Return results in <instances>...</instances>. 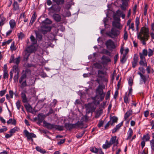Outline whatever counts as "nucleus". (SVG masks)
<instances>
[{"instance_id":"obj_24","label":"nucleus","mask_w":154,"mask_h":154,"mask_svg":"<svg viewBox=\"0 0 154 154\" xmlns=\"http://www.w3.org/2000/svg\"><path fill=\"white\" fill-rule=\"evenodd\" d=\"M123 124L122 122H121L116 126V127L112 130V133H114L118 130Z\"/></svg>"},{"instance_id":"obj_41","label":"nucleus","mask_w":154,"mask_h":154,"mask_svg":"<svg viewBox=\"0 0 154 154\" xmlns=\"http://www.w3.org/2000/svg\"><path fill=\"white\" fill-rule=\"evenodd\" d=\"M6 22V19L3 17H1V26L3 25Z\"/></svg>"},{"instance_id":"obj_53","label":"nucleus","mask_w":154,"mask_h":154,"mask_svg":"<svg viewBox=\"0 0 154 154\" xmlns=\"http://www.w3.org/2000/svg\"><path fill=\"white\" fill-rule=\"evenodd\" d=\"M4 73L3 75V78L4 79H7L8 77V71H4Z\"/></svg>"},{"instance_id":"obj_25","label":"nucleus","mask_w":154,"mask_h":154,"mask_svg":"<svg viewBox=\"0 0 154 154\" xmlns=\"http://www.w3.org/2000/svg\"><path fill=\"white\" fill-rule=\"evenodd\" d=\"M133 134V130L131 128H129V130L127 134H128V136L127 139V140L131 138V137Z\"/></svg>"},{"instance_id":"obj_22","label":"nucleus","mask_w":154,"mask_h":154,"mask_svg":"<svg viewBox=\"0 0 154 154\" xmlns=\"http://www.w3.org/2000/svg\"><path fill=\"white\" fill-rule=\"evenodd\" d=\"M132 110L129 109L128 111L125 114L124 116V119L126 120L128 118L132 115Z\"/></svg>"},{"instance_id":"obj_46","label":"nucleus","mask_w":154,"mask_h":154,"mask_svg":"<svg viewBox=\"0 0 154 154\" xmlns=\"http://www.w3.org/2000/svg\"><path fill=\"white\" fill-rule=\"evenodd\" d=\"M150 139L149 136L148 134H146L143 136V139L145 141H148Z\"/></svg>"},{"instance_id":"obj_64","label":"nucleus","mask_w":154,"mask_h":154,"mask_svg":"<svg viewBox=\"0 0 154 154\" xmlns=\"http://www.w3.org/2000/svg\"><path fill=\"white\" fill-rule=\"evenodd\" d=\"M110 91H109L107 93L106 95V99H108L110 97Z\"/></svg>"},{"instance_id":"obj_63","label":"nucleus","mask_w":154,"mask_h":154,"mask_svg":"<svg viewBox=\"0 0 154 154\" xmlns=\"http://www.w3.org/2000/svg\"><path fill=\"white\" fill-rule=\"evenodd\" d=\"M27 85L26 81H24L21 83V88H24L25 87L27 86Z\"/></svg>"},{"instance_id":"obj_20","label":"nucleus","mask_w":154,"mask_h":154,"mask_svg":"<svg viewBox=\"0 0 154 154\" xmlns=\"http://www.w3.org/2000/svg\"><path fill=\"white\" fill-rule=\"evenodd\" d=\"M138 58V57L136 56H134L133 58V61L132 62V67L134 68L137 65Z\"/></svg>"},{"instance_id":"obj_42","label":"nucleus","mask_w":154,"mask_h":154,"mask_svg":"<svg viewBox=\"0 0 154 154\" xmlns=\"http://www.w3.org/2000/svg\"><path fill=\"white\" fill-rule=\"evenodd\" d=\"M10 49L11 51H13L16 50V48L14 46V42H12L10 46Z\"/></svg>"},{"instance_id":"obj_27","label":"nucleus","mask_w":154,"mask_h":154,"mask_svg":"<svg viewBox=\"0 0 154 154\" xmlns=\"http://www.w3.org/2000/svg\"><path fill=\"white\" fill-rule=\"evenodd\" d=\"M25 107L26 108V110L29 112H30L32 110V108L31 106L28 103L26 104L25 105Z\"/></svg>"},{"instance_id":"obj_50","label":"nucleus","mask_w":154,"mask_h":154,"mask_svg":"<svg viewBox=\"0 0 154 154\" xmlns=\"http://www.w3.org/2000/svg\"><path fill=\"white\" fill-rule=\"evenodd\" d=\"M31 92L30 94L32 97H34L35 96V91L33 88H31L30 90Z\"/></svg>"},{"instance_id":"obj_43","label":"nucleus","mask_w":154,"mask_h":154,"mask_svg":"<svg viewBox=\"0 0 154 154\" xmlns=\"http://www.w3.org/2000/svg\"><path fill=\"white\" fill-rule=\"evenodd\" d=\"M20 60V57H18L17 58H16L14 60V62L16 63L17 65H18Z\"/></svg>"},{"instance_id":"obj_54","label":"nucleus","mask_w":154,"mask_h":154,"mask_svg":"<svg viewBox=\"0 0 154 154\" xmlns=\"http://www.w3.org/2000/svg\"><path fill=\"white\" fill-rule=\"evenodd\" d=\"M124 102L126 104L129 103L128 96L126 95L124 97Z\"/></svg>"},{"instance_id":"obj_44","label":"nucleus","mask_w":154,"mask_h":154,"mask_svg":"<svg viewBox=\"0 0 154 154\" xmlns=\"http://www.w3.org/2000/svg\"><path fill=\"white\" fill-rule=\"evenodd\" d=\"M116 13L118 14L121 15L123 19H124L125 18V14H123L122 12L119 10H118L117 11Z\"/></svg>"},{"instance_id":"obj_56","label":"nucleus","mask_w":154,"mask_h":154,"mask_svg":"<svg viewBox=\"0 0 154 154\" xmlns=\"http://www.w3.org/2000/svg\"><path fill=\"white\" fill-rule=\"evenodd\" d=\"M7 129V128L6 127L3 126L2 128H1V133L5 131Z\"/></svg>"},{"instance_id":"obj_29","label":"nucleus","mask_w":154,"mask_h":154,"mask_svg":"<svg viewBox=\"0 0 154 154\" xmlns=\"http://www.w3.org/2000/svg\"><path fill=\"white\" fill-rule=\"evenodd\" d=\"M99 149H97L95 147H91L90 148V151L94 153H97L98 152Z\"/></svg>"},{"instance_id":"obj_49","label":"nucleus","mask_w":154,"mask_h":154,"mask_svg":"<svg viewBox=\"0 0 154 154\" xmlns=\"http://www.w3.org/2000/svg\"><path fill=\"white\" fill-rule=\"evenodd\" d=\"M126 55L124 54L122 57H121V59L120 60L121 62L123 63H124L126 61V59L125 58Z\"/></svg>"},{"instance_id":"obj_31","label":"nucleus","mask_w":154,"mask_h":154,"mask_svg":"<svg viewBox=\"0 0 154 154\" xmlns=\"http://www.w3.org/2000/svg\"><path fill=\"white\" fill-rule=\"evenodd\" d=\"M16 106L17 109L19 110L23 106L21 105V102L20 100H18L16 103Z\"/></svg>"},{"instance_id":"obj_14","label":"nucleus","mask_w":154,"mask_h":154,"mask_svg":"<svg viewBox=\"0 0 154 154\" xmlns=\"http://www.w3.org/2000/svg\"><path fill=\"white\" fill-rule=\"evenodd\" d=\"M138 74L140 75L141 78V80L140 81V84H142L143 83V81L144 84L145 83L146 81L147 80L148 77H146L142 74L141 72H138Z\"/></svg>"},{"instance_id":"obj_37","label":"nucleus","mask_w":154,"mask_h":154,"mask_svg":"<svg viewBox=\"0 0 154 154\" xmlns=\"http://www.w3.org/2000/svg\"><path fill=\"white\" fill-rule=\"evenodd\" d=\"M18 128L17 127H15L14 128L11 129L9 131L10 134H13L16 132V131H17L18 130Z\"/></svg>"},{"instance_id":"obj_18","label":"nucleus","mask_w":154,"mask_h":154,"mask_svg":"<svg viewBox=\"0 0 154 154\" xmlns=\"http://www.w3.org/2000/svg\"><path fill=\"white\" fill-rule=\"evenodd\" d=\"M53 17L54 20L57 22H59L61 20V17L58 14H54L53 15Z\"/></svg>"},{"instance_id":"obj_7","label":"nucleus","mask_w":154,"mask_h":154,"mask_svg":"<svg viewBox=\"0 0 154 154\" xmlns=\"http://www.w3.org/2000/svg\"><path fill=\"white\" fill-rule=\"evenodd\" d=\"M85 107L86 109L87 114L93 112L94 111L95 109L94 107V104L92 103H89L87 104H86Z\"/></svg>"},{"instance_id":"obj_17","label":"nucleus","mask_w":154,"mask_h":154,"mask_svg":"<svg viewBox=\"0 0 154 154\" xmlns=\"http://www.w3.org/2000/svg\"><path fill=\"white\" fill-rule=\"evenodd\" d=\"M117 118L114 116L111 118L110 121L109 122H110V125L112 126H114V123L117 122Z\"/></svg>"},{"instance_id":"obj_45","label":"nucleus","mask_w":154,"mask_h":154,"mask_svg":"<svg viewBox=\"0 0 154 154\" xmlns=\"http://www.w3.org/2000/svg\"><path fill=\"white\" fill-rule=\"evenodd\" d=\"M53 1L57 5L63 4L64 2V0H53Z\"/></svg>"},{"instance_id":"obj_32","label":"nucleus","mask_w":154,"mask_h":154,"mask_svg":"<svg viewBox=\"0 0 154 154\" xmlns=\"http://www.w3.org/2000/svg\"><path fill=\"white\" fill-rule=\"evenodd\" d=\"M14 10H17L19 9V5L17 2H14L13 4Z\"/></svg>"},{"instance_id":"obj_1","label":"nucleus","mask_w":154,"mask_h":154,"mask_svg":"<svg viewBox=\"0 0 154 154\" xmlns=\"http://www.w3.org/2000/svg\"><path fill=\"white\" fill-rule=\"evenodd\" d=\"M149 31L147 26H143L141 28L140 32L137 34L138 38L140 40L143 45H146V42L148 39Z\"/></svg>"},{"instance_id":"obj_6","label":"nucleus","mask_w":154,"mask_h":154,"mask_svg":"<svg viewBox=\"0 0 154 154\" xmlns=\"http://www.w3.org/2000/svg\"><path fill=\"white\" fill-rule=\"evenodd\" d=\"M106 34L110 37L113 38L119 34L120 31L113 27L110 31L107 32Z\"/></svg>"},{"instance_id":"obj_26","label":"nucleus","mask_w":154,"mask_h":154,"mask_svg":"<svg viewBox=\"0 0 154 154\" xmlns=\"http://www.w3.org/2000/svg\"><path fill=\"white\" fill-rule=\"evenodd\" d=\"M36 16L35 13L32 15L31 20L29 24L32 25L33 23L35 21L36 19Z\"/></svg>"},{"instance_id":"obj_21","label":"nucleus","mask_w":154,"mask_h":154,"mask_svg":"<svg viewBox=\"0 0 154 154\" xmlns=\"http://www.w3.org/2000/svg\"><path fill=\"white\" fill-rule=\"evenodd\" d=\"M101 60L104 63H106L111 61V60L108 57L103 56L101 58Z\"/></svg>"},{"instance_id":"obj_16","label":"nucleus","mask_w":154,"mask_h":154,"mask_svg":"<svg viewBox=\"0 0 154 154\" xmlns=\"http://www.w3.org/2000/svg\"><path fill=\"white\" fill-rule=\"evenodd\" d=\"M38 122L37 124L39 125H40L41 123L44 121V119L45 118V115L42 114H39L38 116Z\"/></svg>"},{"instance_id":"obj_33","label":"nucleus","mask_w":154,"mask_h":154,"mask_svg":"<svg viewBox=\"0 0 154 154\" xmlns=\"http://www.w3.org/2000/svg\"><path fill=\"white\" fill-rule=\"evenodd\" d=\"M140 18L138 17H137L136 18L135 24L136 26V29L137 30L138 29V26L140 23Z\"/></svg>"},{"instance_id":"obj_23","label":"nucleus","mask_w":154,"mask_h":154,"mask_svg":"<svg viewBox=\"0 0 154 154\" xmlns=\"http://www.w3.org/2000/svg\"><path fill=\"white\" fill-rule=\"evenodd\" d=\"M8 124H11L13 125H16V120L14 119H10L7 122Z\"/></svg>"},{"instance_id":"obj_55","label":"nucleus","mask_w":154,"mask_h":154,"mask_svg":"<svg viewBox=\"0 0 154 154\" xmlns=\"http://www.w3.org/2000/svg\"><path fill=\"white\" fill-rule=\"evenodd\" d=\"M103 53L107 54L109 56H110L111 54V53L109 52L106 49H103Z\"/></svg>"},{"instance_id":"obj_51","label":"nucleus","mask_w":154,"mask_h":154,"mask_svg":"<svg viewBox=\"0 0 154 154\" xmlns=\"http://www.w3.org/2000/svg\"><path fill=\"white\" fill-rule=\"evenodd\" d=\"M111 146V145L109 143L108 144H103L102 146V147L103 149H106L109 148L110 146Z\"/></svg>"},{"instance_id":"obj_34","label":"nucleus","mask_w":154,"mask_h":154,"mask_svg":"<svg viewBox=\"0 0 154 154\" xmlns=\"http://www.w3.org/2000/svg\"><path fill=\"white\" fill-rule=\"evenodd\" d=\"M150 142L151 149L154 152V139H152Z\"/></svg>"},{"instance_id":"obj_10","label":"nucleus","mask_w":154,"mask_h":154,"mask_svg":"<svg viewBox=\"0 0 154 154\" xmlns=\"http://www.w3.org/2000/svg\"><path fill=\"white\" fill-rule=\"evenodd\" d=\"M105 88L104 85H99L96 90V94L100 95H105V93L103 92V89Z\"/></svg>"},{"instance_id":"obj_11","label":"nucleus","mask_w":154,"mask_h":154,"mask_svg":"<svg viewBox=\"0 0 154 154\" xmlns=\"http://www.w3.org/2000/svg\"><path fill=\"white\" fill-rule=\"evenodd\" d=\"M24 133L28 139L31 140L32 142L33 141V139L32 138L35 137H36V135L35 134L32 133H29L26 130H24Z\"/></svg>"},{"instance_id":"obj_36","label":"nucleus","mask_w":154,"mask_h":154,"mask_svg":"<svg viewBox=\"0 0 154 154\" xmlns=\"http://www.w3.org/2000/svg\"><path fill=\"white\" fill-rule=\"evenodd\" d=\"M12 72H19V69L18 67V65H16L13 66Z\"/></svg>"},{"instance_id":"obj_62","label":"nucleus","mask_w":154,"mask_h":154,"mask_svg":"<svg viewBox=\"0 0 154 154\" xmlns=\"http://www.w3.org/2000/svg\"><path fill=\"white\" fill-rule=\"evenodd\" d=\"M139 55L141 60H145V57L146 56L142 54L141 53H139Z\"/></svg>"},{"instance_id":"obj_2","label":"nucleus","mask_w":154,"mask_h":154,"mask_svg":"<svg viewBox=\"0 0 154 154\" xmlns=\"http://www.w3.org/2000/svg\"><path fill=\"white\" fill-rule=\"evenodd\" d=\"M51 23V21L48 18H46L45 20L42 21L41 29V32L45 34L47 32L50 31L51 29V28L49 26V24Z\"/></svg>"},{"instance_id":"obj_13","label":"nucleus","mask_w":154,"mask_h":154,"mask_svg":"<svg viewBox=\"0 0 154 154\" xmlns=\"http://www.w3.org/2000/svg\"><path fill=\"white\" fill-rule=\"evenodd\" d=\"M116 136L112 137L110 138V141L109 142V143L111 145L113 144H114L112 148V150L113 151H114L113 147L114 146L117 145L118 144V140H116Z\"/></svg>"},{"instance_id":"obj_47","label":"nucleus","mask_w":154,"mask_h":154,"mask_svg":"<svg viewBox=\"0 0 154 154\" xmlns=\"http://www.w3.org/2000/svg\"><path fill=\"white\" fill-rule=\"evenodd\" d=\"M30 39L32 44H35L36 43V40L33 35H31L30 36Z\"/></svg>"},{"instance_id":"obj_40","label":"nucleus","mask_w":154,"mask_h":154,"mask_svg":"<svg viewBox=\"0 0 154 154\" xmlns=\"http://www.w3.org/2000/svg\"><path fill=\"white\" fill-rule=\"evenodd\" d=\"M84 133V131H83L82 132L79 133L76 135V137L77 138H80L83 136Z\"/></svg>"},{"instance_id":"obj_39","label":"nucleus","mask_w":154,"mask_h":154,"mask_svg":"<svg viewBox=\"0 0 154 154\" xmlns=\"http://www.w3.org/2000/svg\"><path fill=\"white\" fill-rule=\"evenodd\" d=\"M139 64L143 66H147V63L145 60H140L139 62Z\"/></svg>"},{"instance_id":"obj_48","label":"nucleus","mask_w":154,"mask_h":154,"mask_svg":"<svg viewBox=\"0 0 154 154\" xmlns=\"http://www.w3.org/2000/svg\"><path fill=\"white\" fill-rule=\"evenodd\" d=\"M35 34L36 38L38 39L39 40H41L42 38V35L38 32H36Z\"/></svg>"},{"instance_id":"obj_12","label":"nucleus","mask_w":154,"mask_h":154,"mask_svg":"<svg viewBox=\"0 0 154 154\" xmlns=\"http://www.w3.org/2000/svg\"><path fill=\"white\" fill-rule=\"evenodd\" d=\"M106 45L108 48L114 49L116 47L114 42L111 39L109 40L106 42Z\"/></svg>"},{"instance_id":"obj_9","label":"nucleus","mask_w":154,"mask_h":154,"mask_svg":"<svg viewBox=\"0 0 154 154\" xmlns=\"http://www.w3.org/2000/svg\"><path fill=\"white\" fill-rule=\"evenodd\" d=\"M114 21L112 22V25L113 27H116L117 29H121L122 26L120 25V19L118 17H114Z\"/></svg>"},{"instance_id":"obj_35","label":"nucleus","mask_w":154,"mask_h":154,"mask_svg":"<svg viewBox=\"0 0 154 154\" xmlns=\"http://www.w3.org/2000/svg\"><path fill=\"white\" fill-rule=\"evenodd\" d=\"M147 51V55L149 57H150L153 55L154 50H152L150 48H149Z\"/></svg>"},{"instance_id":"obj_61","label":"nucleus","mask_w":154,"mask_h":154,"mask_svg":"<svg viewBox=\"0 0 154 154\" xmlns=\"http://www.w3.org/2000/svg\"><path fill=\"white\" fill-rule=\"evenodd\" d=\"M94 66L95 67L99 69L101 68L102 67V66L100 64L98 63L94 64Z\"/></svg>"},{"instance_id":"obj_19","label":"nucleus","mask_w":154,"mask_h":154,"mask_svg":"<svg viewBox=\"0 0 154 154\" xmlns=\"http://www.w3.org/2000/svg\"><path fill=\"white\" fill-rule=\"evenodd\" d=\"M21 98L22 99V102L24 103L27 102V98L25 93L24 92H23L21 93Z\"/></svg>"},{"instance_id":"obj_58","label":"nucleus","mask_w":154,"mask_h":154,"mask_svg":"<svg viewBox=\"0 0 154 154\" xmlns=\"http://www.w3.org/2000/svg\"><path fill=\"white\" fill-rule=\"evenodd\" d=\"M128 34L125 29L124 30V39L125 40H127L128 38Z\"/></svg>"},{"instance_id":"obj_52","label":"nucleus","mask_w":154,"mask_h":154,"mask_svg":"<svg viewBox=\"0 0 154 154\" xmlns=\"http://www.w3.org/2000/svg\"><path fill=\"white\" fill-rule=\"evenodd\" d=\"M148 51L146 49H143L142 53H141L143 55L146 56L147 55Z\"/></svg>"},{"instance_id":"obj_30","label":"nucleus","mask_w":154,"mask_h":154,"mask_svg":"<svg viewBox=\"0 0 154 154\" xmlns=\"http://www.w3.org/2000/svg\"><path fill=\"white\" fill-rule=\"evenodd\" d=\"M35 148L37 151L42 153L44 154L46 152V151L45 150L42 149L39 146H37Z\"/></svg>"},{"instance_id":"obj_28","label":"nucleus","mask_w":154,"mask_h":154,"mask_svg":"<svg viewBox=\"0 0 154 154\" xmlns=\"http://www.w3.org/2000/svg\"><path fill=\"white\" fill-rule=\"evenodd\" d=\"M9 24L11 29H13L16 26V23L13 20H11L10 21Z\"/></svg>"},{"instance_id":"obj_59","label":"nucleus","mask_w":154,"mask_h":154,"mask_svg":"<svg viewBox=\"0 0 154 154\" xmlns=\"http://www.w3.org/2000/svg\"><path fill=\"white\" fill-rule=\"evenodd\" d=\"M128 82L129 85L131 86V87L132 85L133 84V80L131 77H130L129 79Z\"/></svg>"},{"instance_id":"obj_5","label":"nucleus","mask_w":154,"mask_h":154,"mask_svg":"<svg viewBox=\"0 0 154 154\" xmlns=\"http://www.w3.org/2000/svg\"><path fill=\"white\" fill-rule=\"evenodd\" d=\"M36 50V48L33 45H32L27 47L25 51V55L24 56V58L27 60L30 54V53L35 52Z\"/></svg>"},{"instance_id":"obj_57","label":"nucleus","mask_w":154,"mask_h":154,"mask_svg":"<svg viewBox=\"0 0 154 154\" xmlns=\"http://www.w3.org/2000/svg\"><path fill=\"white\" fill-rule=\"evenodd\" d=\"M129 29H131L133 31L134 30V23H131V25H129Z\"/></svg>"},{"instance_id":"obj_8","label":"nucleus","mask_w":154,"mask_h":154,"mask_svg":"<svg viewBox=\"0 0 154 154\" xmlns=\"http://www.w3.org/2000/svg\"><path fill=\"white\" fill-rule=\"evenodd\" d=\"M105 95H100L96 94L95 96L92 97V98L94 100V103L99 104L100 101H102L104 98Z\"/></svg>"},{"instance_id":"obj_4","label":"nucleus","mask_w":154,"mask_h":154,"mask_svg":"<svg viewBox=\"0 0 154 154\" xmlns=\"http://www.w3.org/2000/svg\"><path fill=\"white\" fill-rule=\"evenodd\" d=\"M107 75L105 72H104L102 70H99L98 71L97 77L100 79H97L96 81L97 83L100 84V80L102 81H106V77Z\"/></svg>"},{"instance_id":"obj_60","label":"nucleus","mask_w":154,"mask_h":154,"mask_svg":"<svg viewBox=\"0 0 154 154\" xmlns=\"http://www.w3.org/2000/svg\"><path fill=\"white\" fill-rule=\"evenodd\" d=\"M7 88H5L3 90L1 91V96H3L6 92Z\"/></svg>"},{"instance_id":"obj_38","label":"nucleus","mask_w":154,"mask_h":154,"mask_svg":"<svg viewBox=\"0 0 154 154\" xmlns=\"http://www.w3.org/2000/svg\"><path fill=\"white\" fill-rule=\"evenodd\" d=\"M26 75L25 74H23L22 76H21V77L20 78V79L19 80V83H21V82L25 79L26 78Z\"/></svg>"},{"instance_id":"obj_3","label":"nucleus","mask_w":154,"mask_h":154,"mask_svg":"<svg viewBox=\"0 0 154 154\" xmlns=\"http://www.w3.org/2000/svg\"><path fill=\"white\" fill-rule=\"evenodd\" d=\"M44 126L49 129H55L59 131H62L64 127L63 126L56 125L47 122L45 121H43Z\"/></svg>"},{"instance_id":"obj_15","label":"nucleus","mask_w":154,"mask_h":154,"mask_svg":"<svg viewBox=\"0 0 154 154\" xmlns=\"http://www.w3.org/2000/svg\"><path fill=\"white\" fill-rule=\"evenodd\" d=\"M78 123H76L74 124H69V123H66L65 124V127L66 129L69 130L73 129L76 127V125L78 124Z\"/></svg>"}]
</instances>
